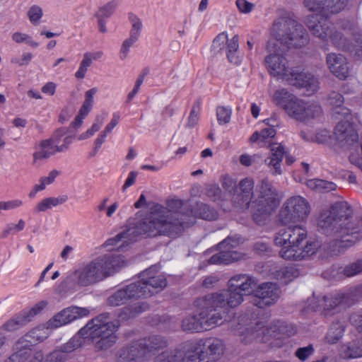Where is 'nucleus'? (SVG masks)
Masks as SVG:
<instances>
[{"label":"nucleus","instance_id":"nucleus-6","mask_svg":"<svg viewBox=\"0 0 362 362\" xmlns=\"http://www.w3.org/2000/svg\"><path fill=\"white\" fill-rule=\"evenodd\" d=\"M273 100L276 105L281 107L290 117L300 122L317 117L322 113L320 105L308 104L285 88L276 90Z\"/></svg>","mask_w":362,"mask_h":362},{"label":"nucleus","instance_id":"nucleus-63","mask_svg":"<svg viewBox=\"0 0 362 362\" xmlns=\"http://www.w3.org/2000/svg\"><path fill=\"white\" fill-rule=\"evenodd\" d=\"M28 15L30 21L35 23L42 16V11L41 8L37 6H33L28 11Z\"/></svg>","mask_w":362,"mask_h":362},{"label":"nucleus","instance_id":"nucleus-44","mask_svg":"<svg viewBox=\"0 0 362 362\" xmlns=\"http://www.w3.org/2000/svg\"><path fill=\"white\" fill-rule=\"evenodd\" d=\"M274 242L276 245L282 247L281 249H288L290 242L288 227L281 228L276 234Z\"/></svg>","mask_w":362,"mask_h":362},{"label":"nucleus","instance_id":"nucleus-38","mask_svg":"<svg viewBox=\"0 0 362 362\" xmlns=\"http://www.w3.org/2000/svg\"><path fill=\"white\" fill-rule=\"evenodd\" d=\"M196 213L201 218L208 221L216 220L218 218L217 211L208 204L202 202L197 204Z\"/></svg>","mask_w":362,"mask_h":362},{"label":"nucleus","instance_id":"nucleus-28","mask_svg":"<svg viewBox=\"0 0 362 362\" xmlns=\"http://www.w3.org/2000/svg\"><path fill=\"white\" fill-rule=\"evenodd\" d=\"M269 147L271 156L266 158L264 162L269 166L273 167V175H281L282 173L281 163L284 156L286 154L284 147L279 143H271L269 144Z\"/></svg>","mask_w":362,"mask_h":362},{"label":"nucleus","instance_id":"nucleus-45","mask_svg":"<svg viewBox=\"0 0 362 362\" xmlns=\"http://www.w3.org/2000/svg\"><path fill=\"white\" fill-rule=\"evenodd\" d=\"M342 273L347 277L354 276L362 273V259L350 263L344 267Z\"/></svg>","mask_w":362,"mask_h":362},{"label":"nucleus","instance_id":"nucleus-26","mask_svg":"<svg viewBox=\"0 0 362 362\" xmlns=\"http://www.w3.org/2000/svg\"><path fill=\"white\" fill-rule=\"evenodd\" d=\"M317 18V16H309L306 25L312 35L320 40H325L331 33L330 23L327 19L321 18V21H320Z\"/></svg>","mask_w":362,"mask_h":362},{"label":"nucleus","instance_id":"nucleus-62","mask_svg":"<svg viewBox=\"0 0 362 362\" xmlns=\"http://www.w3.org/2000/svg\"><path fill=\"white\" fill-rule=\"evenodd\" d=\"M221 189L216 185H210L206 190L207 197L214 202L219 200L221 197Z\"/></svg>","mask_w":362,"mask_h":362},{"label":"nucleus","instance_id":"nucleus-40","mask_svg":"<svg viewBox=\"0 0 362 362\" xmlns=\"http://www.w3.org/2000/svg\"><path fill=\"white\" fill-rule=\"evenodd\" d=\"M345 49H347L351 54L358 59L362 58V35L354 34V42L348 43Z\"/></svg>","mask_w":362,"mask_h":362},{"label":"nucleus","instance_id":"nucleus-30","mask_svg":"<svg viewBox=\"0 0 362 362\" xmlns=\"http://www.w3.org/2000/svg\"><path fill=\"white\" fill-rule=\"evenodd\" d=\"M219 252L214 255L209 259L210 264H228L243 259L244 255L234 250L218 249Z\"/></svg>","mask_w":362,"mask_h":362},{"label":"nucleus","instance_id":"nucleus-58","mask_svg":"<svg viewBox=\"0 0 362 362\" xmlns=\"http://www.w3.org/2000/svg\"><path fill=\"white\" fill-rule=\"evenodd\" d=\"M229 40L228 35L225 33L218 35L213 41V48L217 52H220L225 46L227 45Z\"/></svg>","mask_w":362,"mask_h":362},{"label":"nucleus","instance_id":"nucleus-14","mask_svg":"<svg viewBox=\"0 0 362 362\" xmlns=\"http://www.w3.org/2000/svg\"><path fill=\"white\" fill-rule=\"evenodd\" d=\"M253 189L252 179L245 177L240 180L231 198L233 206L240 209H249L254 194Z\"/></svg>","mask_w":362,"mask_h":362},{"label":"nucleus","instance_id":"nucleus-53","mask_svg":"<svg viewBox=\"0 0 362 362\" xmlns=\"http://www.w3.org/2000/svg\"><path fill=\"white\" fill-rule=\"evenodd\" d=\"M237 186L238 184L235 179L228 175L223 177L222 187L226 192L233 195L237 188Z\"/></svg>","mask_w":362,"mask_h":362},{"label":"nucleus","instance_id":"nucleus-49","mask_svg":"<svg viewBox=\"0 0 362 362\" xmlns=\"http://www.w3.org/2000/svg\"><path fill=\"white\" fill-rule=\"evenodd\" d=\"M348 0H326V11L338 13L346 6Z\"/></svg>","mask_w":362,"mask_h":362},{"label":"nucleus","instance_id":"nucleus-54","mask_svg":"<svg viewBox=\"0 0 362 362\" xmlns=\"http://www.w3.org/2000/svg\"><path fill=\"white\" fill-rule=\"evenodd\" d=\"M314 347L313 344H309L307 346L298 348L296 352L295 356L301 361H305L308 357L314 353Z\"/></svg>","mask_w":362,"mask_h":362},{"label":"nucleus","instance_id":"nucleus-23","mask_svg":"<svg viewBox=\"0 0 362 362\" xmlns=\"http://www.w3.org/2000/svg\"><path fill=\"white\" fill-rule=\"evenodd\" d=\"M216 300V304L223 309L226 307L235 308L244 300V295L238 289L228 286L227 290L211 293Z\"/></svg>","mask_w":362,"mask_h":362},{"label":"nucleus","instance_id":"nucleus-37","mask_svg":"<svg viewBox=\"0 0 362 362\" xmlns=\"http://www.w3.org/2000/svg\"><path fill=\"white\" fill-rule=\"evenodd\" d=\"M238 37L235 35L229 40L226 46L228 59L234 64H238L240 62V57L238 54Z\"/></svg>","mask_w":362,"mask_h":362},{"label":"nucleus","instance_id":"nucleus-41","mask_svg":"<svg viewBox=\"0 0 362 362\" xmlns=\"http://www.w3.org/2000/svg\"><path fill=\"white\" fill-rule=\"evenodd\" d=\"M77 285H80L78 271H76L64 279L59 285V288L62 291L66 292L75 289Z\"/></svg>","mask_w":362,"mask_h":362},{"label":"nucleus","instance_id":"nucleus-31","mask_svg":"<svg viewBox=\"0 0 362 362\" xmlns=\"http://www.w3.org/2000/svg\"><path fill=\"white\" fill-rule=\"evenodd\" d=\"M267 334L277 337L279 335L291 336L296 333V329L291 325L283 321H276L272 323L266 329Z\"/></svg>","mask_w":362,"mask_h":362},{"label":"nucleus","instance_id":"nucleus-4","mask_svg":"<svg viewBox=\"0 0 362 362\" xmlns=\"http://www.w3.org/2000/svg\"><path fill=\"white\" fill-rule=\"evenodd\" d=\"M125 265L124 257L113 254L100 256L85 266L79 272V284L86 286L112 275Z\"/></svg>","mask_w":362,"mask_h":362},{"label":"nucleus","instance_id":"nucleus-16","mask_svg":"<svg viewBox=\"0 0 362 362\" xmlns=\"http://www.w3.org/2000/svg\"><path fill=\"white\" fill-rule=\"evenodd\" d=\"M89 310L86 308L71 306L64 308L49 320L48 327L50 328L59 327L78 318L87 316L89 315Z\"/></svg>","mask_w":362,"mask_h":362},{"label":"nucleus","instance_id":"nucleus-34","mask_svg":"<svg viewBox=\"0 0 362 362\" xmlns=\"http://www.w3.org/2000/svg\"><path fill=\"white\" fill-rule=\"evenodd\" d=\"M181 327L185 332H199L204 330L198 313L184 318Z\"/></svg>","mask_w":362,"mask_h":362},{"label":"nucleus","instance_id":"nucleus-22","mask_svg":"<svg viewBox=\"0 0 362 362\" xmlns=\"http://www.w3.org/2000/svg\"><path fill=\"white\" fill-rule=\"evenodd\" d=\"M322 249L328 250V255L332 256L330 255L329 245H323L322 246L317 241H307L305 246H302L301 245L295 252L292 253V250L285 252L284 259L294 261L302 260L314 255Z\"/></svg>","mask_w":362,"mask_h":362},{"label":"nucleus","instance_id":"nucleus-11","mask_svg":"<svg viewBox=\"0 0 362 362\" xmlns=\"http://www.w3.org/2000/svg\"><path fill=\"white\" fill-rule=\"evenodd\" d=\"M141 279L131 283L112 293L107 299V305L111 307H118L126 304L128 301L137 300L140 298H148Z\"/></svg>","mask_w":362,"mask_h":362},{"label":"nucleus","instance_id":"nucleus-13","mask_svg":"<svg viewBox=\"0 0 362 362\" xmlns=\"http://www.w3.org/2000/svg\"><path fill=\"white\" fill-rule=\"evenodd\" d=\"M279 288L272 282L263 283L256 286L254 291V304L258 308H264L274 304L279 298Z\"/></svg>","mask_w":362,"mask_h":362},{"label":"nucleus","instance_id":"nucleus-59","mask_svg":"<svg viewBox=\"0 0 362 362\" xmlns=\"http://www.w3.org/2000/svg\"><path fill=\"white\" fill-rule=\"evenodd\" d=\"M200 110L199 104L197 103L192 107V109L190 111L189 116L188 117V121L186 124V127L188 128L194 127L198 122L199 120V113Z\"/></svg>","mask_w":362,"mask_h":362},{"label":"nucleus","instance_id":"nucleus-3","mask_svg":"<svg viewBox=\"0 0 362 362\" xmlns=\"http://www.w3.org/2000/svg\"><path fill=\"white\" fill-rule=\"evenodd\" d=\"M317 227L325 235L337 238L329 245L331 255H338L362 239L360 221L354 218L353 210L346 202H337L323 210Z\"/></svg>","mask_w":362,"mask_h":362},{"label":"nucleus","instance_id":"nucleus-12","mask_svg":"<svg viewBox=\"0 0 362 362\" xmlns=\"http://www.w3.org/2000/svg\"><path fill=\"white\" fill-rule=\"evenodd\" d=\"M160 269L159 264H154L142 272L140 274L141 281L144 283V287L146 291L148 297L152 296L153 294L162 291L167 286V280L163 275L156 276Z\"/></svg>","mask_w":362,"mask_h":362},{"label":"nucleus","instance_id":"nucleus-21","mask_svg":"<svg viewBox=\"0 0 362 362\" xmlns=\"http://www.w3.org/2000/svg\"><path fill=\"white\" fill-rule=\"evenodd\" d=\"M146 361L138 341H134L119 349L116 354V362Z\"/></svg>","mask_w":362,"mask_h":362},{"label":"nucleus","instance_id":"nucleus-43","mask_svg":"<svg viewBox=\"0 0 362 362\" xmlns=\"http://www.w3.org/2000/svg\"><path fill=\"white\" fill-rule=\"evenodd\" d=\"M97 90L96 88H93L86 92L85 100L80 109V114L82 117H86L90 111L93 103V95Z\"/></svg>","mask_w":362,"mask_h":362},{"label":"nucleus","instance_id":"nucleus-9","mask_svg":"<svg viewBox=\"0 0 362 362\" xmlns=\"http://www.w3.org/2000/svg\"><path fill=\"white\" fill-rule=\"evenodd\" d=\"M194 306L204 330L211 329L223 322L225 312L220 305L216 304V300L211 293L196 299Z\"/></svg>","mask_w":362,"mask_h":362},{"label":"nucleus","instance_id":"nucleus-39","mask_svg":"<svg viewBox=\"0 0 362 362\" xmlns=\"http://www.w3.org/2000/svg\"><path fill=\"white\" fill-rule=\"evenodd\" d=\"M346 355L351 358L362 356V338L356 339L347 344Z\"/></svg>","mask_w":362,"mask_h":362},{"label":"nucleus","instance_id":"nucleus-51","mask_svg":"<svg viewBox=\"0 0 362 362\" xmlns=\"http://www.w3.org/2000/svg\"><path fill=\"white\" fill-rule=\"evenodd\" d=\"M139 36V33H137V31L131 30L129 38L124 40L122 45L121 53L123 54V57L121 58L122 59L126 58L129 48L138 40Z\"/></svg>","mask_w":362,"mask_h":362},{"label":"nucleus","instance_id":"nucleus-15","mask_svg":"<svg viewBox=\"0 0 362 362\" xmlns=\"http://www.w3.org/2000/svg\"><path fill=\"white\" fill-rule=\"evenodd\" d=\"M351 120L347 119L338 120L339 122L335 127V140L341 148L349 147L358 140V134L351 123Z\"/></svg>","mask_w":362,"mask_h":362},{"label":"nucleus","instance_id":"nucleus-56","mask_svg":"<svg viewBox=\"0 0 362 362\" xmlns=\"http://www.w3.org/2000/svg\"><path fill=\"white\" fill-rule=\"evenodd\" d=\"M346 296L345 293H339L337 294L334 297H328L327 301L332 305V310H335L337 309V307L341 304L348 305L349 302L346 300Z\"/></svg>","mask_w":362,"mask_h":362},{"label":"nucleus","instance_id":"nucleus-52","mask_svg":"<svg viewBox=\"0 0 362 362\" xmlns=\"http://www.w3.org/2000/svg\"><path fill=\"white\" fill-rule=\"evenodd\" d=\"M139 36V33H137V31L131 30L129 38L124 40L122 45L121 53L123 54V57L121 58L122 59L126 58L129 48L138 40Z\"/></svg>","mask_w":362,"mask_h":362},{"label":"nucleus","instance_id":"nucleus-1","mask_svg":"<svg viewBox=\"0 0 362 362\" xmlns=\"http://www.w3.org/2000/svg\"><path fill=\"white\" fill-rule=\"evenodd\" d=\"M167 207L153 204L150 208L151 213L146 218L118 233L115 237L109 238L104 244L105 247L117 245L118 251H124L129 244L135 242L139 235H146L156 237L165 235L175 237L186 228L196 222V217L192 209L184 206L180 199H170L166 203Z\"/></svg>","mask_w":362,"mask_h":362},{"label":"nucleus","instance_id":"nucleus-36","mask_svg":"<svg viewBox=\"0 0 362 362\" xmlns=\"http://www.w3.org/2000/svg\"><path fill=\"white\" fill-rule=\"evenodd\" d=\"M274 274L277 280L286 284L298 277L300 275V272L294 267H284L276 271Z\"/></svg>","mask_w":362,"mask_h":362},{"label":"nucleus","instance_id":"nucleus-7","mask_svg":"<svg viewBox=\"0 0 362 362\" xmlns=\"http://www.w3.org/2000/svg\"><path fill=\"white\" fill-rule=\"evenodd\" d=\"M110 314L103 313L88 322L81 329V334H88V339L95 342L98 349L104 350L110 348L116 342L114 332L119 326V320L110 322Z\"/></svg>","mask_w":362,"mask_h":362},{"label":"nucleus","instance_id":"nucleus-29","mask_svg":"<svg viewBox=\"0 0 362 362\" xmlns=\"http://www.w3.org/2000/svg\"><path fill=\"white\" fill-rule=\"evenodd\" d=\"M149 308V304L146 302L134 303L119 309L117 312V317L120 320L127 321L136 317Z\"/></svg>","mask_w":362,"mask_h":362},{"label":"nucleus","instance_id":"nucleus-19","mask_svg":"<svg viewBox=\"0 0 362 362\" xmlns=\"http://www.w3.org/2000/svg\"><path fill=\"white\" fill-rule=\"evenodd\" d=\"M137 341L146 361L168 346L166 337L160 334L150 335Z\"/></svg>","mask_w":362,"mask_h":362},{"label":"nucleus","instance_id":"nucleus-42","mask_svg":"<svg viewBox=\"0 0 362 362\" xmlns=\"http://www.w3.org/2000/svg\"><path fill=\"white\" fill-rule=\"evenodd\" d=\"M257 284V281L255 278L250 276L247 280H245V281L242 282L240 284L235 286V288L244 296H249L254 293Z\"/></svg>","mask_w":362,"mask_h":362},{"label":"nucleus","instance_id":"nucleus-2","mask_svg":"<svg viewBox=\"0 0 362 362\" xmlns=\"http://www.w3.org/2000/svg\"><path fill=\"white\" fill-rule=\"evenodd\" d=\"M271 34L274 40L267 42L269 54L264 59L266 66L271 75L284 80L291 69L284 53L308 45L309 35L302 24L288 16H281L274 21Z\"/></svg>","mask_w":362,"mask_h":362},{"label":"nucleus","instance_id":"nucleus-5","mask_svg":"<svg viewBox=\"0 0 362 362\" xmlns=\"http://www.w3.org/2000/svg\"><path fill=\"white\" fill-rule=\"evenodd\" d=\"M258 195L253 201L252 220L259 226L266 224L272 214L279 205L278 192L268 179H262L257 185Z\"/></svg>","mask_w":362,"mask_h":362},{"label":"nucleus","instance_id":"nucleus-32","mask_svg":"<svg viewBox=\"0 0 362 362\" xmlns=\"http://www.w3.org/2000/svg\"><path fill=\"white\" fill-rule=\"evenodd\" d=\"M345 330L344 322L339 320L332 323L326 335V340L329 344H336L343 337Z\"/></svg>","mask_w":362,"mask_h":362},{"label":"nucleus","instance_id":"nucleus-47","mask_svg":"<svg viewBox=\"0 0 362 362\" xmlns=\"http://www.w3.org/2000/svg\"><path fill=\"white\" fill-rule=\"evenodd\" d=\"M328 37H330L332 42L337 47L345 49L347 47L349 42L346 37L341 33L337 30L333 32L332 28H331V33Z\"/></svg>","mask_w":362,"mask_h":362},{"label":"nucleus","instance_id":"nucleus-57","mask_svg":"<svg viewBox=\"0 0 362 362\" xmlns=\"http://www.w3.org/2000/svg\"><path fill=\"white\" fill-rule=\"evenodd\" d=\"M67 358L68 355L58 349L47 356L45 362H65Z\"/></svg>","mask_w":362,"mask_h":362},{"label":"nucleus","instance_id":"nucleus-61","mask_svg":"<svg viewBox=\"0 0 362 362\" xmlns=\"http://www.w3.org/2000/svg\"><path fill=\"white\" fill-rule=\"evenodd\" d=\"M238 244V239L232 237H228L218 245V249L232 250V249L237 247Z\"/></svg>","mask_w":362,"mask_h":362},{"label":"nucleus","instance_id":"nucleus-50","mask_svg":"<svg viewBox=\"0 0 362 362\" xmlns=\"http://www.w3.org/2000/svg\"><path fill=\"white\" fill-rule=\"evenodd\" d=\"M31 355V349L25 346L10 356L11 362H25Z\"/></svg>","mask_w":362,"mask_h":362},{"label":"nucleus","instance_id":"nucleus-35","mask_svg":"<svg viewBox=\"0 0 362 362\" xmlns=\"http://www.w3.org/2000/svg\"><path fill=\"white\" fill-rule=\"evenodd\" d=\"M88 339V334H81V329L67 343L61 346L59 349L63 353L68 355L69 353L80 348L84 343L85 339Z\"/></svg>","mask_w":362,"mask_h":362},{"label":"nucleus","instance_id":"nucleus-8","mask_svg":"<svg viewBox=\"0 0 362 362\" xmlns=\"http://www.w3.org/2000/svg\"><path fill=\"white\" fill-rule=\"evenodd\" d=\"M183 362H214L223 353V344L217 338L201 339L195 344L183 346Z\"/></svg>","mask_w":362,"mask_h":362},{"label":"nucleus","instance_id":"nucleus-48","mask_svg":"<svg viewBox=\"0 0 362 362\" xmlns=\"http://www.w3.org/2000/svg\"><path fill=\"white\" fill-rule=\"evenodd\" d=\"M303 4L311 12L327 11L326 0H304Z\"/></svg>","mask_w":362,"mask_h":362},{"label":"nucleus","instance_id":"nucleus-24","mask_svg":"<svg viewBox=\"0 0 362 362\" xmlns=\"http://www.w3.org/2000/svg\"><path fill=\"white\" fill-rule=\"evenodd\" d=\"M327 64L331 72L340 79L349 76V67L346 59L340 54L330 53L326 58Z\"/></svg>","mask_w":362,"mask_h":362},{"label":"nucleus","instance_id":"nucleus-60","mask_svg":"<svg viewBox=\"0 0 362 362\" xmlns=\"http://www.w3.org/2000/svg\"><path fill=\"white\" fill-rule=\"evenodd\" d=\"M346 300L349 302L348 305L353 304L362 298V284L357 286L350 293H345Z\"/></svg>","mask_w":362,"mask_h":362},{"label":"nucleus","instance_id":"nucleus-33","mask_svg":"<svg viewBox=\"0 0 362 362\" xmlns=\"http://www.w3.org/2000/svg\"><path fill=\"white\" fill-rule=\"evenodd\" d=\"M184 356L185 354L182 347L172 351H163L154 358L153 362H177L178 360L183 362Z\"/></svg>","mask_w":362,"mask_h":362},{"label":"nucleus","instance_id":"nucleus-18","mask_svg":"<svg viewBox=\"0 0 362 362\" xmlns=\"http://www.w3.org/2000/svg\"><path fill=\"white\" fill-rule=\"evenodd\" d=\"M284 80L291 86L298 88H305L309 92L308 95L317 91L318 88L317 78L310 73L298 72L291 69L289 75Z\"/></svg>","mask_w":362,"mask_h":362},{"label":"nucleus","instance_id":"nucleus-46","mask_svg":"<svg viewBox=\"0 0 362 362\" xmlns=\"http://www.w3.org/2000/svg\"><path fill=\"white\" fill-rule=\"evenodd\" d=\"M117 6V3L115 1H111L100 7L95 16L97 18H107L112 16Z\"/></svg>","mask_w":362,"mask_h":362},{"label":"nucleus","instance_id":"nucleus-25","mask_svg":"<svg viewBox=\"0 0 362 362\" xmlns=\"http://www.w3.org/2000/svg\"><path fill=\"white\" fill-rule=\"evenodd\" d=\"M67 130L64 128L57 129L52 136L48 139L42 140L40 143V150L33 154L34 162L37 160L47 159L54 154V144L60 140V139L66 134Z\"/></svg>","mask_w":362,"mask_h":362},{"label":"nucleus","instance_id":"nucleus-20","mask_svg":"<svg viewBox=\"0 0 362 362\" xmlns=\"http://www.w3.org/2000/svg\"><path fill=\"white\" fill-rule=\"evenodd\" d=\"M47 305L46 300H41L29 310H23L15 318L8 320L4 325L3 329L11 332L25 325L31 321L32 318L40 313Z\"/></svg>","mask_w":362,"mask_h":362},{"label":"nucleus","instance_id":"nucleus-64","mask_svg":"<svg viewBox=\"0 0 362 362\" xmlns=\"http://www.w3.org/2000/svg\"><path fill=\"white\" fill-rule=\"evenodd\" d=\"M349 320L358 332L362 333V314L354 313L350 316Z\"/></svg>","mask_w":362,"mask_h":362},{"label":"nucleus","instance_id":"nucleus-27","mask_svg":"<svg viewBox=\"0 0 362 362\" xmlns=\"http://www.w3.org/2000/svg\"><path fill=\"white\" fill-rule=\"evenodd\" d=\"M288 233L290 236L288 248L281 249L279 251V255L284 259L285 252L291 250H292V253L295 252L307 238V231L299 226H289Z\"/></svg>","mask_w":362,"mask_h":362},{"label":"nucleus","instance_id":"nucleus-10","mask_svg":"<svg viewBox=\"0 0 362 362\" xmlns=\"http://www.w3.org/2000/svg\"><path fill=\"white\" fill-rule=\"evenodd\" d=\"M310 214V205L306 199L301 197L288 199L279 211V221L282 224L296 223L305 220Z\"/></svg>","mask_w":362,"mask_h":362},{"label":"nucleus","instance_id":"nucleus-55","mask_svg":"<svg viewBox=\"0 0 362 362\" xmlns=\"http://www.w3.org/2000/svg\"><path fill=\"white\" fill-rule=\"evenodd\" d=\"M231 110L225 107L220 106L217 107L216 116L220 124H227L230 122Z\"/></svg>","mask_w":362,"mask_h":362},{"label":"nucleus","instance_id":"nucleus-17","mask_svg":"<svg viewBox=\"0 0 362 362\" xmlns=\"http://www.w3.org/2000/svg\"><path fill=\"white\" fill-rule=\"evenodd\" d=\"M329 105L331 106V114L336 120L342 119H352L351 110L349 104L345 101L343 95L337 92L332 91L327 98Z\"/></svg>","mask_w":362,"mask_h":362}]
</instances>
